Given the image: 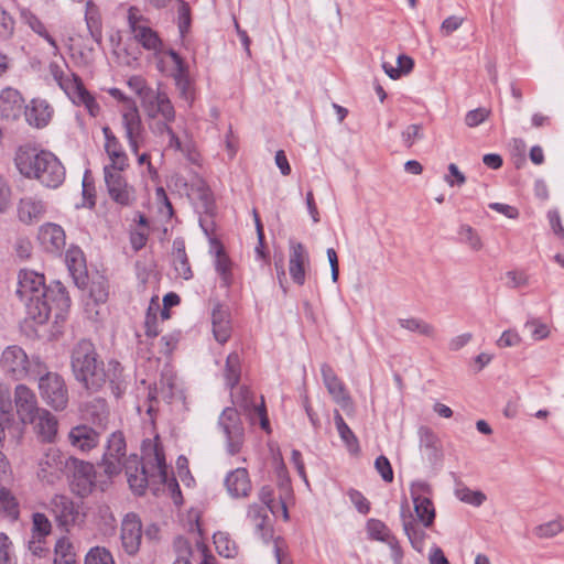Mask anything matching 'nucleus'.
Returning a JSON list of instances; mask_svg holds the SVG:
<instances>
[{"instance_id": "0e129e2a", "label": "nucleus", "mask_w": 564, "mask_h": 564, "mask_svg": "<svg viewBox=\"0 0 564 564\" xmlns=\"http://www.w3.org/2000/svg\"><path fill=\"white\" fill-rule=\"evenodd\" d=\"M463 22V18L451 15L442 22L440 32L443 36H449L453 32L462 26Z\"/></svg>"}, {"instance_id": "5701e85b", "label": "nucleus", "mask_w": 564, "mask_h": 564, "mask_svg": "<svg viewBox=\"0 0 564 564\" xmlns=\"http://www.w3.org/2000/svg\"><path fill=\"white\" fill-rule=\"evenodd\" d=\"M210 252L215 254L214 265L220 278V285L229 289L234 283L232 262L217 238H210Z\"/></svg>"}, {"instance_id": "1a4fd4ad", "label": "nucleus", "mask_w": 564, "mask_h": 564, "mask_svg": "<svg viewBox=\"0 0 564 564\" xmlns=\"http://www.w3.org/2000/svg\"><path fill=\"white\" fill-rule=\"evenodd\" d=\"M48 511L57 525L66 531L82 521L84 514L69 497L55 495L48 502Z\"/></svg>"}, {"instance_id": "20e7f679", "label": "nucleus", "mask_w": 564, "mask_h": 564, "mask_svg": "<svg viewBox=\"0 0 564 564\" xmlns=\"http://www.w3.org/2000/svg\"><path fill=\"white\" fill-rule=\"evenodd\" d=\"M15 165L21 174L36 178L46 187L56 188L65 180V167L50 151L21 147L15 154Z\"/></svg>"}, {"instance_id": "c9c22d12", "label": "nucleus", "mask_w": 564, "mask_h": 564, "mask_svg": "<svg viewBox=\"0 0 564 564\" xmlns=\"http://www.w3.org/2000/svg\"><path fill=\"white\" fill-rule=\"evenodd\" d=\"M240 377L241 357L237 351H232L227 356L224 369L226 386L232 390L239 383Z\"/></svg>"}, {"instance_id": "6e6552de", "label": "nucleus", "mask_w": 564, "mask_h": 564, "mask_svg": "<svg viewBox=\"0 0 564 564\" xmlns=\"http://www.w3.org/2000/svg\"><path fill=\"white\" fill-rule=\"evenodd\" d=\"M218 427L223 432L228 455L239 454L246 441V433L237 409L231 406L224 409L218 419Z\"/></svg>"}, {"instance_id": "a18cd8bd", "label": "nucleus", "mask_w": 564, "mask_h": 564, "mask_svg": "<svg viewBox=\"0 0 564 564\" xmlns=\"http://www.w3.org/2000/svg\"><path fill=\"white\" fill-rule=\"evenodd\" d=\"M455 496L460 501L474 507H479L486 501V495L480 490H471L466 486H458Z\"/></svg>"}, {"instance_id": "680f3d73", "label": "nucleus", "mask_w": 564, "mask_h": 564, "mask_svg": "<svg viewBox=\"0 0 564 564\" xmlns=\"http://www.w3.org/2000/svg\"><path fill=\"white\" fill-rule=\"evenodd\" d=\"M258 497L260 501L263 503L265 510H269L274 516L278 514L275 501L273 498V489L271 486H262L259 490Z\"/></svg>"}, {"instance_id": "e2e57ef3", "label": "nucleus", "mask_w": 564, "mask_h": 564, "mask_svg": "<svg viewBox=\"0 0 564 564\" xmlns=\"http://www.w3.org/2000/svg\"><path fill=\"white\" fill-rule=\"evenodd\" d=\"M375 467L386 482L393 480V470L389 459L381 455L376 458Z\"/></svg>"}, {"instance_id": "f704fd0d", "label": "nucleus", "mask_w": 564, "mask_h": 564, "mask_svg": "<svg viewBox=\"0 0 564 564\" xmlns=\"http://www.w3.org/2000/svg\"><path fill=\"white\" fill-rule=\"evenodd\" d=\"M173 122H153L150 124L151 132L159 138L167 135V149L183 152L184 141L181 135L172 128Z\"/></svg>"}, {"instance_id": "c03bdc74", "label": "nucleus", "mask_w": 564, "mask_h": 564, "mask_svg": "<svg viewBox=\"0 0 564 564\" xmlns=\"http://www.w3.org/2000/svg\"><path fill=\"white\" fill-rule=\"evenodd\" d=\"M397 64H398L397 67H394L391 64L386 63V62L382 64V68L384 70V73L391 79H398L403 74H409L413 69L414 61L412 59V57L401 54L397 58Z\"/></svg>"}, {"instance_id": "603ef678", "label": "nucleus", "mask_w": 564, "mask_h": 564, "mask_svg": "<svg viewBox=\"0 0 564 564\" xmlns=\"http://www.w3.org/2000/svg\"><path fill=\"white\" fill-rule=\"evenodd\" d=\"M85 564H115V561L108 550L96 546L87 553Z\"/></svg>"}, {"instance_id": "473e14b6", "label": "nucleus", "mask_w": 564, "mask_h": 564, "mask_svg": "<svg viewBox=\"0 0 564 564\" xmlns=\"http://www.w3.org/2000/svg\"><path fill=\"white\" fill-rule=\"evenodd\" d=\"M85 22L88 33L93 41L101 45L102 43V20L99 8L93 2L87 1L85 6Z\"/></svg>"}, {"instance_id": "f257e3e1", "label": "nucleus", "mask_w": 564, "mask_h": 564, "mask_svg": "<svg viewBox=\"0 0 564 564\" xmlns=\"http://www.w3.org/2000/svg\"><path fill=\"white\" fill-rule=\"evenodd\" d=\"M101 467L109 477L116 476L124 469L129 486L137 495H143L149 485L162 484L169 489L176 506L183 503L178 482L174 477H169L167 465L159 437L143 442L142 462L140 464L137 455L127 457L123 434L113 432L108 440Z\"/></svg>"}, {"instance_id": "b1692460", "label": "nucleus", "mask_w": 564, "mask_h": 564, "mask_svg": "<svg viewBox=\"0 0 564 564\" xmlns=\"http://www.w3.org/2000/svg\"><path fill=\"white\" fill-rule=\"evenodd\" d=\"M47 205L43 199L36 196H25L18 203V218L25 225H33L44 217Z\"/></svg>"}, {"instance_id": "09e8293b", "label": "nucleus", "mask_w": 564, "mask_h": 564, "mask_svg": "<svg viewBox=\"0 0 564 564\" xmlns=\"http://www.w3.org/2000/svg\"><path fill=\"white\" fill-rule=\"evenodd\" d=\"M564 530V523L561 518L536 525L533 533L539 539H550Z\"/></svg>"}, {"instance_id": "3c124183", "label": "nucleus", "mask_w": 564, "mask_h": 564, "mask_svg": "<svg viewBox=\"0 0 564 564\" xmlns=\"http://www.w3.org/2000/svg\"><path fill=\"white\" fill-rule=\"evenodd\" d=\"M52 531V524L48 518L41 512H35L32 516V532L33 536L46 538Z\"/></svg>"}, {"instance_id": "5fc2aeb1", "label": "nucleus", "mask_w": 564, "mask_h": 564, "mask_svg": "<svg viewBox=\"0 0 564 564\" xmlns=\"http://www.w3.org/2000/svg\"><path fill=\"white\" fill-rule=\"evenodd\" d=\"M524 327L530 330L531 338L533 340H542L547 338L550 335L549 326L538 318L527 321Z\"/></svg>"}, {"instance_id": "f8f14e48", "label": "nucleus", "mask_w": 564, "mask_h": 564, "mask_svg": "<svg viewBox=\"0 0 564 564\" xmlns=\"http://www.w3.org/2000/svg\"><path fill=\"white\" fill-rule=\"evenodd\" d=\"M128 23L135 41L145 50L159 52L162 46V41L159 34L151 29L147 20L139 14L135 7H130L128 10Z\"/></svg>"}, {"instance_id": "7ed1b4c3", "label": "nucleus", "mask_w": 564, "mask_h": 564, "mask_svg": "<svg viewBox=\"0 0 564 564\" xmlns=\"http://www.w3.org/2000/svg\"><path fill=\"white\" fill-rule=\"evenodd\" d=\"M410 495L414 507V513L410 512L406 499L401 505V520L405 535L416 551H422L426 538L425 531L420 528H431L434 523L436 511L431 499L432 488L426 481H413L410 486Z\"/></svg>"}, {"instance_id": "a211bd4d", "label": "nucleus", "mask_w": 564, "mask_h": 564, "mask_svg": "<svg viewBox=\"0 0 564 564\" xmlns=\"http://www.w3.org/2000/svg\"><path fill=\"white\" fill-rule=\"evenodd\" d=\"M310 269V256L301 242H290L289 272L291 279L297 285H303L306 280V272Z\"/></svg>"}, {"instance_id": "393cba45", "label": "nucleus", "mask_w": 564, "mask_h": 564, "mask_svg": "<svg viewBox=\"0 0 564 564\" xmlns=\"http://www.w3.org/2000/svg\"><path fill=\"white\" fill-rule=\"evenodd\" d=\"M68 465L69 457H65L56 447H48L39 459V476L44 479L57 475L64 468H68Z\"/></svg>"}, {"instance_id": "cd10ccee", "label": "nucleus", "mask_w": 564, "mask_h": 564, "mask_svg": "<svg viewBox=\"0 0 564 564\" xmlns=\"http://www.w3.org/2000/svg\"><path fill=\"white\" fill-rule=\"evenodd\" d=\"M100 441V434L91 426L79 424L70 429L68 433L69 444L77 451L88 452L95 448Z\"/></svg>"}, {"instance_id": "bb28decb", "label": "nucleus", "mask_w": 564, "mask_h": 564, "mask_svg": "<svg viewBox=\"0 0 564 564\" xmlns=\"http://www.w3.org/2000/svg\"><path fill=\"white\" fill-rule=\"evenodd\" d=\"M28 424L33 425L34 432L41 442L50 444L55 442L58 421L48 410L43 408L35 415L34 421L28 422Z\"/></svg>"}, {"instance_id": "ddd939ff", "label": "nucleus", "mask_w": 564, "mask_h": 564, "mask_svg": "<svg viewBox=\"0 0 564 564\" xmlns=\"http://www.w3.org/2000/svg\"><path fill=\"white\" fill-rule=\"evenodd\" d=\"M124 171H104V181L109 197L120 206H131L135 202V191L128 184Z\"/></svg>"}, {"instance_id": "ea45409f", "label": "nucleus", "mask_w": 564, "mask_h": 564, "mask_svg": "<svg viewBox=\"0 0 564 564\" xmlns=\"http://www.w3.org/2000/svg\"><path fill=\"white\" fill-rule=\"evenodd\" d=\"M399 325L409 330V332H412V333H417L422 336H425L427 338H431V339H435L436 338V328L421 319V318H416V317H409V318H400L398 321Z\"/></svg>"}, {"instance_id": "4d7b16f0", "label": "nucleus", "mask_w": 564, "mask_h": 564, "mask_svg": "<svg viewBox=\"0 0 564 564\" xmlns=\"http://www.w3.org/2000/svg\"><path fill=\"white\" fill-rule=\"evenodd\" d=\"M402 141L406 148H411L416 140L423 138V128L421 124H410L401 133Z\"/></svg>"}, {"instance_id": "72a5a7b5", "label": "nucleus", "mask_w": 564, "mask_h": 564, "mask_svg": "<svg viewBox=\"0 0 564 564\" xmlns=\"http://www.w3.org/2000/svg\"><path fill=\"white\" fill-rule=\"evenodd\" d=\"M172 263L176 274L184 280H191L193 278V272L191 269V264L185 252V245L182 240H175L173 243V252H172Z\"/></svg>"}, {"instance_id": "2f4dec72", "label": "nucleus", "mask_w": 564, "mask_h": 564, "mask_svg": "<svg viewBox=\"0 0 564 564\" xmlns=\"http://www.w3.org/2000/svg\"><path fill=\"white\" fill-rule=\"evenodd\" d=\"M122 127L126 139H144V128L135 104L123 111Z\"/></svg>"}, {"instance_id": "412c9836", "label": "nucleus", "mask_w": 564, "mask_h": 564, "mask_svg": "<svg viewBox=\"0 0 564 564\" xmlns=\"http://www.w3.org/2000/svg\"><path fill=\"white\" fill-rule=\"evenodd\" d=\"M225 487L231 498L240 499L250 496L252 482L249 471L245 467H238L230 470L225 478Z\"/></svg>"}, {"instance_id": "423d86ee", "label": "nucleus", "mask_w": 564, "mask_h": 564, "mask_svg": "<svg viewBox=\"0 0 564 564\" xmlns=\"http://www.w3.org/2000/svg\"><path fill=\"white\" fill-rule=\"evenodd\" d=\"M50 73L59 88L76 106H83L91 117H97L100 107L95 97L86 89L83 80L75 73L63 70L57 64L50 65Z\"/></svg>"}, {"instance_id": "f03ea898", "label": "nucleus", "mask_w": 564, "mask_h": 564, "mask_svg": "<svg viewBox=\"0 0 564 564\" xmlns=\"http://www.w3.org/2000/svg\"><path fill=\"white\" fill-rule=\"evenodd\" d=\"M17 295L24 303L28 316L37 324H44L53 312L56 318L61 317L70 305L59 282L54 288H46L44 275L34 271H20Z\"/></svg>"}, {"instance_id": "8fccbe9b", "label": "nucleus", "mask_w": 564, "mask_h": 564, "mask_svg": "<svg viewBox=\"0 0 564 564\" xmlns=\"http://www.w3.org/2000/svg\"><path fill=\"white\" fill-rule=\"evenodd\" d=\"M367 532L370 539L388 542L393 536L389 528L378 519H369L367 522Z\"/></svg>"}, {"instance_id": "c756f323", "label": "nucleus", "mask_w": 564, "mask_h": 564, "mask_svg": "<svg viewBox=\"0 0 564 564\" xmlns=\"http://www.w3.org/2000/svg\"><path fill=\"white\" fill-rule=\"evenodd\" d=\"M20 19L26 24L35 34L41 36L51 46L53 55L59 54V47L56 40L46 30V26L41 19L32 12L29 8H19Z\"/></svg>"}, {"instance_id": "2eb2a0df", "label": "nucleus", "mask_w": 564, "mask_h": 564, "mask_svg": "<svg viewBox=\"0 0 564 564\" xmlns=\"http://www.w3.org/2000/svg\"><path fill=\"white\" fill-rule=\"evenodd\" d=\"M37 240L47 253L62 254L66 246L63 227L55 223H45L39 227Z\"/></svg>"}, {"instance_id": "79ce46f5", "label": "nucleus", "mask_w": 564, "mask_h": 564, "mask_svg": "<svg viewBox=\"0 0 564 564\" xmlns=\"http://www.w3.org/2000/svg\"><path fill=\"white\" fill-rule=\"evenodd\" d=\"M458 241L468 247L471 251H480L484 248V242L476 229L469 225H460L457 230Z\"/></svg>"}, {"instance_id": "13d9d810", "label": "nucleus", "mask_w": 564, "mask_h": 564, "mask_svg": "<svg viewBox=\"0 0 564 564\" xmlns=\"http://www.w3.org/2000/svg\"><path fill=\"white\" fill-rule=\"evenodd\" d=\"M181 4L177 10L178 30L184 35L191 26V8L187 2L180 0Z\"/></svg>"}, {"instance_id": "9d476101", "label": "nucleus", "mask_w": 564, "mask_h": 564, "mask_svg": "<svg viewBox=\"0 0 564 564\" xmlns=\"http://www.w3.org/2000/svg\"><path fill=\"white\" fill-rule=\"evenodd\" d=\"M141 107L148 119L154 122H174L176 119V111L170 97L159 88L148 96Z\"/></svg>"}, {"instance_id": "4468645a", "label": "nucleus", "mask_w": 564, "mask_h": 564, "mask_svg": "<svg viewBox=\"0 0 564 564\" xmlns=\"http://www.w3.org/2000/svg\"><path fill=\"white\" fill-rule=\"evenodd\" d=\"M14 405L22 424L33 422L34 417L43 409L39 406L35 393L28 386L20 383L14 388Z\"/></svg>"}, {"instance_id": "864d4df0", "label": "nucleus", "mask_w": 564, "mask_h": 564, "mask_svg": "<svg viewBox=\"0 0 564 564\" xmlns=\"http://www.w3.org/2000/svg\"><path fill=\"white\" fill-rule=\"evenodd\" d=\"M127 85L132 91H134L139 96L141 104L154 90L153 88L148 86L147 80L141 76H131L128 79Z\"/></svg>"}, {"instance_id": "de8ad7c7", "label": "nucleus", "mask_w": 564, "mask_h": 564, "mask_svg": "<svg viewBox=\"0 0 564 564\" xmlns=\"http://www.w3.org/2000/svg\"><path fill=\"white\" fill-rule=\"evenodd\" d=\"M65 261L69 272L75 276L85 270L84 254L79 248L72 247L66 251Z\"/></svg>"}, {"instance_id": "6ab92c4d", "label": "nucleus", "mask_w": 564, "mask_h": 564, "mask_svg": "<svg viewBox=\"0 0 564 564\" xmlns=\"http://www.w3.org/2000/svg\"><path fill=\"white\" fill-rule=\"evenodd\" d=\"M141 539L142 524L140 519L134 513L127 514L121 523V542L124 551L134 555L140 549Z\"/></svg>"}, {"instance_id": "a878e982", "label": "nucleus", "mask_w": 564, "mask_h": 564, "mask_svg": "<svg viewBox=\"0 0 564 564\" xmlns=\"http://www.w3.org/2000/svg\"><path fill=\"white\" fill-rule=\"evenodd\" d=\"M267 511L263 506L258 503L249 505L247 510V519L253 527L254 534L264 543H269L273 536V529Z\"/></svg>"}, {"instance_id": "a19ab883", "label": "nucleus", "mask_w": 564, "mask_h": 564, "mask_svg": "<svg viewBox=\"0 0 564 564\" xmlns=\"http://www.w3.org/2000/svg\"><path fill=\"white\" fill-rule=\"evenodd\" d=\"M85 414L95 424L104 425L108 419L109 410L105 399L96 398L85 405Z\"/></svg>"}, {"instance_id": "f3484780", "label": "nucleus", "mask_w": 564, "mask_h": 564, "mask_svg": "<svg viewBox=\"0 0 564 564\" xmlns=\"http://www.w3.org/2000/svg\"><path fill=\"white\" fill-rule=\"evenodd\" d=\"M323 382L332 395L333 400L344 410L352 409V401L348 394L345 384L337 377L334 369L328 364H323L321 367Z\"/></svg>"}, {"instance_id": "052dcab7", "label": "nucleus", "mask_w": 564, "mask_h": 564, "mask_svg": "<svg viewBox=\"0 0 564 564\" xmlns=\"http://www.w3.org/2000/svg\"><path fill=\"white\" fill-rule=\"evenodd\" d=\"M55 557L57 558H76L74 546L67 538H61L55 544Z\"/></svg>"}, {"instance_id": "aec40b11", "label": "nucleus", "mask_w": 564, "mask_h": 564, "mask_svg": "<svg viewBox=\"0 0 564 564\" xmlns=\"http://www.w3.org/2000/svg\"><path fill=\"white\" fill-rule=\"evenodd\" d=\"M68 468L73 469V485L82 496L89 494L95 485L94 465L74 457H69Z\"/></svg>"}, {"instance_id": "bf43d9fd", "label": "nucleus", "mask_w": 564, "mask_h": 564, "mask_svg": "<svg viewBox=\"0 0 564 564\" xmlns=\"http://www.w3.org/2000/svg\"><path fill=\"white\" fill-rule=\"evenodd\" d=\"M489 115L490 110L482 107L469 110L465 116V123L470 128L477 127L486 121Z\"/></svg>"}, {"instance_id": "0eeeda50", "label": "nucleus", "mask_w": 564, "mask_h": 564, "mask_svg": "<svg viewBox=\"0 0 564 564\" xmlns=\"http://www.w3.org/2000/svg\"><path fill=\"white\" fill-rule=\"evenodd\" d=\"M37 389L41 399L55 411H64L68 405V389L64 378L52 371L39 372Z\"/></svg>"}, {"instance_id": "49530a36", "label": "nucleus", "mask_w": 564, "mask_h": 564, "mask_svg": "<svg viewBox=\"0 0 564 564\" xmlns=\"http://www.w3.org/2000/svg\"><path fill=\"white\" fill-rule=\"evenodd\" d=\"M214 544L219 555L231 558L237 554L236 543L223 532L214 534Z\"/></svg>"}, {"instance_id": "dca6fc26", "label": "nucleus", "mask_w": 564, "mask_h": 564, "mask_svg": "<svg viewBox=\"0 0 564 564\" xmlns=\"http://www.w3.org/2000/svg\"><path fill=\"white\" fill-rule=\"evenodd\" d=\"M102 133L105 137V151L109 159V163L104 166V171H126L129 166V159L119 139L109 127H104Z\"/></svg>"}, {"instance_id": "e433bc0d", "label": "nucleus", "mask_w": 564, "mask_h": 564, "mask_svg": "<svg viewBox=\"0 0 564 564\" xmlns=\"http://www.w3.org/2000/svg\"><path fill=\"white\" fill-rule=\"evenodd\" d=\"M334 421L337 429V432L346 445L347 449L351 454H357L359 452V442L356 437L355 433L350 430V427L344 421V417L338 411L334 413Z\"/></svg>"}, {"instance_id": "6e6d98bb", "label": "nucleus", "mask_w": 564, "mask_h": 564, "mask_svg": "<svg viewBox=\"0 0 564 564\" xmlns=\"http://www.w3.org/2000/svg\"><path fill=\"white\" fill-rule=\"evenodd\" d=\"M236 403L245 410H254L259 406L254 401V393L248 387H240L238 392L234 395Z\"/></svg>"}, {"instance_id": "4c0bfd02", "label": "nucleus", "mask_w": 564, "mask_h": 564, "mask_svg": "<svg viewBox=\"0 0 564 564\" xmlns=\"http://www.w3.org/2000/svg\"><path fill=\"white\" fill-rule=\"evenodd\" d=\"M123 368L116 359H110L105 368V383L109 382L113 393L119 397L123 387Z\"/></svg>"}, {"instance_id": "774afa93", "label": "nucleus", "mask_w": 564, "mask_h": 564, "mask_svg": "<svg viewBox=\"0 0 564 564\" xmlns=\"http://www.w3.org/2000/svg\"><path fill=\"white\" fill-rule=\"evenodd\" d=\"M11 542L4 534H0V564H15V560L10 551Z\"/></svg>"}, {"instance_id": "69168bd1", "label": "nucleus", "mask_w": 564, "mask_h": 564, "mask_svg": "<svg viewBox=\"0 0 564 564\" xmlns=\"http://www.w3.org/2000/svg\"><path fill=\"white\" fill-rule=\"evenodd\" d=\"M348 496L350 498V501L354 503V506L360 513L367 514L369 512L370 503L361 492H359L358 490L351 489L348 492Z\"/></svg>"}, {"instance_id": "7c9ffc66", "label": "nucleus", "mask_w": 564, "mask_h": 564, "mask_svg": "<svg viewBox=\"0 0 564 564\" xmlns=\"http://www.w3.org/2000/svg\"><path fill=\"white\" fill-rule=\"evenodd\" d=\"M212 325L215 339L219 344L227 343L231 335V325L228 311L220 304L213 308Z\"/></svg>"}, {"instance_id": "9b49d317", "label": "nucleus", "mask_w": 564, "mask_h": 564, "mask_svg": "<svg viewBox=\"0 0 564 564\" xmlns=\"http://www.w3.org/2000/svg\"><path fill=\"white\" fill-rule=\"evenodd\" d=\"M0 369L6 377L12 380H22L29 373L30 359L22 347L11 345L1 354Z\"/></svg>"}, {"instance_id": "338daca9", "label": "nucleus", "mask_w": 564, "mask_h": 564, "mask_svg": "<svg viewBox=\"0 0 564 564\" xmlns=\"http://www.w3.org/2000/svg\"><path fill=\"white\" fill-rule=\"evenodd\" d=\"M507 278V286L511 289H517L521 286H525L529 282L528 275L521 271H508L506 273Z\"/></svg>"}, {"instance_id": "58836bf2", "label": "nucleus", "mask_w": 564, "mask_h": 564, "mask_svg": "<svg viewBox=\"0 0 564 564\" xmlns=\"http://www.w3.org/2000/svg\"><path fill=\"white\" fill-rule=\"evenodd\" d=\"M172 76L180 93V97L191 106L194 101L195 94L192 80L188 75V68L182 70H173Z\"/></svg>"}, {"instance_id": "37998d69", "label": "nucleus", "mask_w": 564, "mask_h": 564, "mask_svg": "<svg viewBox=\"0 0 564 564\" xmlns=\"http://www.w3.org/2000/svg\"><path fill=\"white\" fill-rule=\"evenodd\" d=\"M0 514H3L11 520H17L20 514V508L17 498L9 489L4 487H0Z\"/></svg>"}, {"instance_id": "39448f33", "label": "nucleus", "mask_w": 564, "mask_h": 564, "mask_svg": "<svg viewBox=\"0 0 564 564\" xmlns=\"http://www.w3.org/2000/svg\"><path fill=\"white\" fill-rule=\"evenodd\" d=\"M70 366L75 379L89 392H97L105 386V365L90 340L78 341L72 350Z\"/></svg>"}, {"instance_id": "4be33fe9", "label": "nucleus", "mask_w": 564, "mask_h": 564, "mask_svg": "<svg viewBox=\"0 0 564 564\" xmlns=\"http://www.w3.org/2000/svg\"><path fill=\"white\" fill-rule=\"evenodd\" d=\"M24 99L19 90L6 87L0 91V117L7 121L19 119L24 109Z\"/></svg>"}, {"instance_id": "c85d7f7f", "label": "nucleus", "mask_w": 564, "mask_h": 564, "mask_svg": "<svg viewBox=\"0 0 564 564\" xmlns=\"http://www.w3.org/2000/svg\"><path fill=\"white\" fill-rule=\"evenodd\" d=\"M24 116L26 122L37 129L48 124L53 116V108L44 99H32L24 107Z\"/></svg>"}]
</instances>
